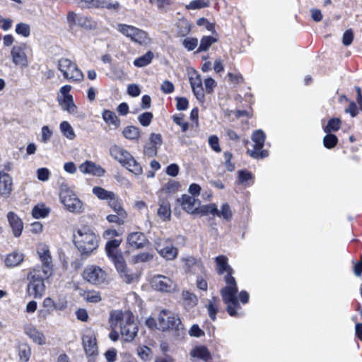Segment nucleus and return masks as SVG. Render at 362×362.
Listing matches in <instances>:
<instances>
[{
  "instance_id": "nucleus-28",
  "label": "nucleus",
  "mask_w": 362,
  "mask_h": 362,
  "mask_svg": "<svg viewBox=\"0 0 362 362\" xmlns=\"http://www.w3.org/2000/svg\"><path fill=\"white\" fill-rule=\"evenodd\" d=\"M24 259V255L21 252L14 251L6 257L4 263L6 267L13 268L19 266Z\"/></svg>"
},
{
  "instance_id": "nucleus-33",
  "label": "nucleus",
  "mask_w": 362,
  "mask_h": 362,
  "mask_svg": "<svg viewBox=\"0 0 362 362\" xmlns=\"http://www.w3.org/2000/svg\"><path fill=\"white\" fill-rule=\"evenodd\" d=\"M93 194L100 200H110L115 194L113 192L107 191L101 187H94L92 189Z\"/></svg>"
},
{
  "instance_id": "nucleus-36",
  "label": "nucleus",
  "mask_w": 362,
  "mask_h": 362,
  "mask_svg": "<svg viewBox=\"0 0 362 362\" xmlns=\"http://www.w3.org/2000/svg\"><path fill=\"white\" fill-rule=\"evenodd\" d=\"M218 214V207L215 204H209L206 205H202L200 204L198 214L202 216H207L211 214L213 216H216Z\"/></svg>"
},
{
  "instance_id": "nucleus-59",
  "label": "nucleus",
  "mask_w": 362,
  "mask_h": 362,
  "mask_svg": "<svg viewBox=\"0 0 362 362\" xmlns=\"http://www.w3.org/2000/svg\"><path fill=\"white\" fill-rule=\"evenodd\" d=\"M173 120L176 124H177L182 127V132H186L187 130L188 124H187V122H185L182 115H180L173 116Z\"/></svg>"
},
{
  "instance_id": "nucleus-10",
  "label": "nucleus",
  "mask_w": 362,
  "mask_h": 362,
  "mask_svg": "<svg viewBox=\"0 0 362 362\" xmlns=\"http://www.w3.org/2000/svg\"><path fill=\"white\" fill-rule=\"evenodd\" d=\"M37 253L42 262V267L40 268L41 272L45 274V276H51L53 274L54 269L52 257L49 247L44 243L38 244Z\"/></svg>"
},
{
  "instance_id": "nucleus-2",
  "label": "nucleus",
  "mask_w": 362,
  "mask_h": 362,
  "mask_svg": "<svg viewBox=\"0 0 362 362\" xmlns=\"http://www.w3.org/2000/svg\"><path fill=\"white\" fill-rule=\"evenodd\" d=\"M109 324L110 327L113 329L119 327L121 337L125 341H132L137 335L138 327L130 312H122L119 310H112L110 314Z\"/></svg>"
},
{
  "instance_id": "nucleus-32",
  "label": "nucleus",
  "mask_w": 362,
  "mask_h": 362,
  "mask_svg": "<svg viewBox=\"0 0 362 362\" xmlns=\"http://www.w3.org/2000/svg\"><path fill=\"white\" fill-rule=\"evenodd\" d=\"M219 304L220 299L218 297H213L211 299L208 300V305L206 308L209 315L213 321L216 318Z\"/></svg>"
},
{
  "instance_id": "nucleus-3",
  "label": "nucleus",
  "mask_w": 362,
  "mask_h": 362,
  "mask_svg": "<svg viewBox=\"0 0 362 362\" xmlns=\"http://www.w3.org/2000/svg\"><path fill=\"white\" fill-rule=\"evenodd\" d=\"M74 243L81 255H89L98 247V237L89 226H81L74 232Z\"/></svg>"
},
{
  "instance_id": "nucleus-17",
  "label": "nucleus",
  "mask_w": 362,
  "mask_h": 362,
  "mask_svg": "<svg viewBox=\"0 0 362 362\" xmlns=\"http://www.w3.org/2000/svg\"><path fill=\"white\" fill-rule=\"evenodd\" d=\"M152 287L162 292H170L174 286L173 281L163 275H156L154 276L151 281Z\"/></svg>"
},
{
  "instance_id": "nucleus-13",
  "label": "nucleus",
  "mask_w": 362,
  "mask_h": 362,
  "mask_svg": "<svg viewBox=\"0 0 362 362\" xmlns=\"http://www.w3.org/2000/svg\"><path fill=\"white\" fill-rule=\"evenodd\" d=\"M121 243L122 240L113 239L107 241L105 244V249L106 254L114 265L124 261V258L121 251L119 250Z\"/></svg>"
},
{
  "instance_id": "nucleus-8",
  "label": "nucleus",
  "mask_w": 362,
  "mask_h": 362,
  "mask_svg": "<svg viewBox=\"0 0 362 362\" xmlns=\"http://www.w3.org/2000/svg\"><path fill=\"white\" fill-rule=\"evenodd\" d=\"M61 202L66 209L74 213H81L83 210V202L71 189L66 187L61 189L59 193Z\"/></svg>"
},
{
  "instance_id": "nucleus-53",
  "label": "nucleus",
  "mask_w": 362,
  "mask_h": 362,
  "mask_svg": "<svg viewBox=\"0 0 362 362\" xmlns=\"http://www.w3.org/2000/svg\"><path fill=\"white\" fill-rule=\"evenodd\" d=\"M198 45V40L197 38L187 37L183 40L184 47L189 51L194 49Z\"/></svg>"
},
{
  "instance_id": "nucleus-1",
  "label": "nucleus",
  "mask_w": 362,
  "mask_h": 362,
  "mask_svg": "<svg viewBox=\"0 0 362 362\" xmlns=\"http://www.w3.org/2000/svg\"><path fill=\"white\" fill-rule=\"evenodd\" d=\"M215 261L218 273H227L224 277L226 286L220 291L223 302L227 305L226 310L230 316L237 317L240 315L238 310L240 309V305L237 297L238 286L235 278L232 276L233 269L228 264V258L226 256L216 257Z\"/></svg>"
},
{
  "instance_id": "nucleus-40",
  "label": "nucleus",
  "mask_w": 362,
  "mask_h": 362,
  "mask_svg": "<svg viewBox=\"0 0 362 362\" xmlns=\"http://www.w3.org/2000/svg\"><path fill=\"white\" fill-rule=\"evenodd\" d=\"M180 184L176 181H170L164 185L160 191V196L165 197V194H171L177 191Z\"/></svg>"
},
{
  "instance_id": "nucleus-19",
  "label": "nucleus",
  "mask_w": 362,
  "mask_h": 362,
  "mask_svg": "<svg viewBox=\"0 0 362 362\" xmlns=\"http://www.w3.org/2000/svg\"><path fill=\"white\" fill-rule=\"evenodd\" d=\"M120 278L124 282L130 284L139 279V275L127 268L125 260L115 265Z\"/></svg>"
},
{
  "instance_id": "nucleus-15",
  "label": "nucleus",
  "mask_w": 362,
  "mask_h": 362,
  "mask_svg": "<svg viewBox=\"0 0 362 362\" xmlns=\"http://www.w3.org/2000/svg\"><path fill=\"white\" fill-rule=\"evenodd\" d=\"M127 243L129 248L142 249L148 243V240L144 233L141 232H132L127 236Z\"/></svg>"
},
{
  "instance_id": "nucleus-35",
  "label": "nucleus",
  "mask_w": 362,
  "mask_h": 362,
  "mask_svg": "<svg viewBox=\"0 0 362 362\" xmlns=\"http://www.w3.org/2000/svg\"><path fill=\"white\" fill-rule=\"evenodd\" d=\"M122 134L127 139L136 140L140 136V131L136 127L128 126L124 129Z\"/></svg>"
},
{
  "instance_id": "nucleus-31",
  "label": "nucleus",
  "mask_w": 362,
  "mask_h": 362,
  "mask_svg": "<svg viewBox=\"0 0 362 362\" xmlns=\"http://www.w3.org/2000/svg\"><path fill=\"white\" fill-rule=\"evenodd\" d=\"M102 117L107 124L114 126L115 128L119 127L120 120L114 112L105 110L103 112Z\"/></svg>"
},
{
  "instance_id": "nucleus-48",
  "label": "nucleus",
  "mask_w": 362,
  "mask_h": 362,
  "mask_svg": "<svg viewBox=\"0 0 362 362\" xmlns=\"http://www.w3.org/2000/svg\"><path fill=\"white\" fill-rule=\"evenodd\" d=\"M108 205L114 210L115 213L126 212L121 205L118 197L115 194L110 200L107 201Z\"/></svg>"
},
{
  "instance_id": "nucleus-37",
  "label": "nucleus",
  "mask_w": 362,
  "mask_h": 362,
  "mask_svg": "<svg viewBox=\"0 0 362 362\" xmlns=\"http://www.w3.org/2000/svg\"><path fill=\"white\" fill-rule=\"evenodd\" d=\"M59 129L62 134L68 139L73 140L75 138L74 130L68 122L64 121L61 122Z\"/></svg>"
},
{
  "instance_id": "nucleus-44",
  "label": "nucleus",
  "mask_w": 362,
  "mask_h": 362,
  "mask_svg": "<svg viewBox=\"0 0 362 362\" xmlns=\"http://www.w3.org/2000/svg\"><path fill=\"white\" fill-rule=\"evenodd\" d=\"M77 23L78 26H80L86 30H91L96 28V23L84 16L80 17V19H78Z\"/></svg>"
},
{
  "instance_id": "nucleus-14",
  "label": "nucleus",
  "mask_w": 362,
  "mask_h": 362,
  "mask_svg": "<svg viewBox=\"0 0 362 362\" xmlns=\"http://www.w3.org/2000/svg\"><path fill=\"white\" fill-rule=\"evenodd\" d=\"M156 249L159 255L167 260H173L177 256V249L167 240L156 242Z\"/></svg>"
},
{
  "instance_id": "nucleus-43",
  "label": "nucleus",
  "mask_w": 362,
  "mask_h": 362,
  "mask_svg": "<svg viewBox=\"0 0 362 362\" xmlns=\"http://www.w3.org/2000/svg\"><path fill=\"white\" fill-rule=\"evenodd\" d=\"M216 42V39L211 36H204L201 41L197 52L206 51L211 45Z\"/></svg>"
},
{
  "instance_id": "nucleus-27",
  "label": "nucleus",
  "mask_w": 362,
  "mask_h": 362,
  "mask_svg": "<svg viewBox=\"0 0 362 362\" xmlns=\"http://www.w3.org/2000/svg\"><path fill=\"white\" fill-rule=\"evenodd\" d=\"M57 100L63 110L66 111L71 115L76 114L77 107L74 103L72 96H65L64 98H61L59 95H58Z\"/></svg>"
},
{
  "instance_id": "nucleus-58",
  "label": "nucleus",
  "mask_w": 362,
  "mask_h": 362,
  "mask_svg": "<svg viewBox=\"0 0 362 362\" xmlns=\"http://www.w3.org/2000/svg\"><path fill=\"white\" fill-rule=\"evenodd\" d=\"M41 134V141L43 143H47L52 136V131L49 128L48 126H44L42 128Z\"/></svg>"
},
{
  "instance_id": "nucleus-51",
  "label": "nucleus",
  "mask_w": 362,
  "mask_h": 362,
  "mask_svg": "<svg viewBox=\"0 0 362 362\" xmlns=\"http://www.w3.org/2000/svg\"><path fill=\"white\" fill-rule=\"evenodd\" d=\"M16 32L18 35H21L22 36L27 37L30 35V27L26 23H18L16 27Z\"/></svg>"
},
{
  "instance_id": "nucleus-20",
  "label": "nucleus",
  "mask_w": 362,
  "mask_h": 362,
  "mask_svg": "<svg viewBox=\"0 0 362 362\" xmlns=\"http://www.w3.org/2000/svg\"><path fill=\"white\" fill-rule=\"evenodd\" d=\"M78 168L83 174H89L98 177H102L105 173V169L90 160L83 162L79 165Z\"/></svg>"
},
{
  "instance_id": "nucleus-30",
  "label": "nucleus",
  "mask_w": 362,
  "mask_h": 362,
  "mask_svg": "<svg viewBox=\"0 0 362 362\" xmlns=\"http://www.w3.org/2000/svg\"><path fill=\"white\" fill-rule=\"evenodd\" d=\"M194 358H197L204 362H207L211 358V354L204 346H197L193 349L190 353Z\"/></svg>"
},
{
  "instance_id": "nucleus-6",
  "label": "nucleus",
  "mask_w": 362,
  "mask_h": 362,
  "mask_svg": "<svg viewBox=\"0 0 362 362\" xmlns=\"http://www.w3.org/2000/svg\"><path fill=\"white\" fill-rule=\"evenodd\" d=\"M49 276H45L39 267L33 268L29 273L28 279L29 284L27 286V291L30 296L35 298H40L45 291L44 281Z\"/></svg>"
},
{
  "instance_id": "nucleus-25",
  "label": "nucleus",
  "mask_w": 362,
  "mask_h": 362,
  "mask_svg": "<svg viewBox=\"0 0 362 362\" xmlns=\"http://www.w3.org/2000/svg\"><path fill=\"white\" fill-rule=\"evenodd\" d=\"M12 178L4 172H0V194L2 196H8L12 191Z\"/></svg>"
},
{
  "instance_id": "nucleus-41",
  "label": "nucleus",
  "mask_w": 362,
  "mask_h": 362,
  "mask_svg": "<svg viewBox=\"0 0 362 362\" xmlns=\"http://www.w3.org/2000/svg\"><path fill=\"white\" fill-rule=\"evenodd\" d=\"M127 216V212L120 211V213H115V214L108 215L106 218L110 223H115L118 225H122L124 223Z\"/></svg>"
},
{
  "instance_id": "nucleus-45",
  "label": "nucleus",
  "mask_w": 362,
  "mask_h": 362,
  "mask_svg": "<svg viewBox=\"0 0 362 362\" xmlns=\"http://www.w3.org/2000/svg\"><path fill=\"white\" fill-rule=\"evenodd\" d=\"M232 216L233 214L230 207L227 203L223 204L221 207V210L219 211L218 209V214H216V216L222 217L226 221H230L232 218Z\"/></svg>"
},
{
  "instance_id": "nucleus-38",
  "label": "nucleus",
  "mask_w": 362,
  "mask_h": 362,
  "mask_svg": "<svg viewBox=\"0 0 362 362\" xmlns=\"http://www.w3.org/2000/svg\"><path fill=\"white\" fill-rule=\"evenodd\" d=\"M136 354L143 361L146 362L151 360L152 351L148 346L142 345L137 347Z\"/></svg>"
},
{
  "instance_id": "nucleus-56",
  "label": "nucleus",
  "mask_w": 362,
  "mask_h": 362,
  "mask_svg": "<svg viewBox=\"0 0 362 362\" xmlns=\"http://www.w3.org/2000/svg\"><path fill=\"white\" fill-rule=\"evenodd\" d=\"M152 259L153 255L148 252H141L134 256V262L136 263L148 262Z\"/></svg>"
},
{
  "instance_id": "nucleus-54",
  "label": "nucleus",
  "mask_w": 362,
  "mask_h": 362,
  "mask_svg": "<svg viewBox=\"0 0 362 362\" xmlns=\"http://www.w3.org/2000/svg\"><path fill=\"white\" fill-rule=\"evenodd\" d=\"M182 298L187 302L189 305H195L197 301L196 296L187 291H183L182 293Z\"/></svg>"
},
{
  "instance_id": "nucleus-61",
  "label": "nucleus",
  "mask_w": 362,
  "mask_h": 362,
  "mask_svg": "<svg viewBox=\"0 0 362 362\" xmlns=\"http://www.w3.org/2000/svg\"><path fill=\"white\" fill-rule=\"evenodd\" d=\"M204 86L206 92L210 94L214 91V88L216 87V83L212 78L209 77L204 80Z\"/></svg>"
},
{
  "instance_id": "nucleus-57",
  "label": "nucleus",
  "mask_w": 362,
  "mask_h": 362,
  "mask_svg": "<svg viewBox=\"0 0 362 362\" xmlns=\"http://www.w3.org/2000/svg\"><path fill=\"white\" fill-rule=\"evenodd\" d=\"M208 1H190L189 4L185 6L187 9H199L202 8L208 7Z\"/></svg>"
},
{
  "instance_id": "nucleus-64",
  "label": "nucleus",
  "mask_w": 362,
  "mask_h": 362,
  "mask_svg": "<svg viewBox=\"0 0 362 362\" xmlns=\"http://www.w3.org/2000/svg\"><path fill=\"white\" fill-rule=\"evenodd\" d=\"M127 93L132 97H136L140 95L141 90L138 85L132 83L128 86Z\"/></svg>"
},
{
  "instance_id": "nucleus-12",
  "label": "nucleus",
  "mask_w": 362,
  "mask_h": 362,
  "mask_svg": "<svg viewBox=\"0 0 362 362\" xmlns=\"http://www.w3.org/2000/svg\"><path fill=\"white\" fill-rule=\"evenodd\" d=\"M107 276L106 272L95 265L88 266L83 271L84 279L94 285H100L105 283Z\"/></svg>"
},
{
  "instance_id": "nucleus-24",
  "label": "nucleus",
  "mask_w": 362,
  "mask_h": 362,
  "mask_svg": "<svg viewBox=\"0 0 362 362\" xmlns=\"http://www.w3.org/2000/svg\"><path fill=\"white\" fill-rule=\"evenodd\" d=\"M183 261L185 262V266L187 272H192L194 274L203 272L204 267L200 259H196L193 257H187L183 259Z\"/></svg>"
},
{
  "instance_id": "nucleus-52",
  "label": "nucleus",
  "mask_w": 362,
  "mask_h": 362,
  "mask_svg": "<svg viewBox=\"0 0 362 362\" xmlns=\"http://www.w3.org/2000/svg\"><path fill=\"white\" fill-rule=\"evenodd\" d=\"M209 144L210 147L216 152L220 153L221 148L219 146V140L216 135H211L209 137Z\"/></svg>"
},
{
  "instance_id": "nucleus-29",
  "label": "nucleus",
  "mask_w": 362,
  "mask_h": 362,
  "mask_svg": "<svg viewBox=\"0 0 362 362\" xmlns=\"http://www.w3.org/2000/svg\"><path fill=\"white\" fill-rule=\"evenodd\" d=\"M159 208L158 209V216L163 220L169 219L170 216V207L166 197L159 196Z\"/></svg>"
},
{
  "instance_id": "nucleus-34",
  "label": "nucleus",
  "mask_w": 362,
  "mask_h": 362,
  "mask_svg": "<svg viewBox=\"0 0 362 362\" xmlns=\"http://www.w3.org/2000/svg\"><path fill=\"white\" fill-rule=\"evenodd\" d=\"M153 53L151 51H148L143 56H141L134 61V65L136 67H144L147 65H148L153 58Z\"/></svg>"
},
{
  "instance_id": "nucleus-4",
  "label": "nucleus",
  "mask_w": 362,
  "mask_h": 362,
  "mask_svg": "<svg viewBox=\"0 0 362 362\" xmlns=\"http://www.w3.org/2000/svg\"><path fill=\"white\" fill-rule=\"evenodd\" d=\"M159 329L170 331L176 337L185 334V329L178 315L166 310L160 311L158 316Z\"/></svg>"
},
{
  "instance_id": "nucleus-9",
  "label": "nucleus",
  "mask_w": 362,
  "mask_h": 362,
  "mask_svg": "<svg viewBox=\"0 0 362 362\" xmlns=\"http://www.w3.org/2000/svg\"><path fill=\"white\" fill-rule=\"evenodd\" d=\"M58 69L62 72L64 77L71 81H81L84 76L76 63L69 59L62 58L58 62Z\"/></svg>"
},
{
  "instance_id": "nucleus-50",
  "label": "nucleus",
  "mask_w": 362,
  "mask_h": 362,
  "mask_svg": "<svg viewBox=\"0 0 362 362\" xmlns=\"http://www.w3.org/2000/svg\"><path fill=\"white\" fill-rule=\"evenodd\" d=\"M153 117V115L151 112H146L139 115L138 120L142 126L148 127L150 125Z\"/></svg>"
},
{
  "instance_id": "nucleus-47",
  "label": "nucleus",
  "mask_w": 362,
  "mask_h": 362,
  "mask_svg": "<svg viewBox=\"0 0 362 362\" xmlns=\"http://www.w3.org/2000/svg\"><path fill=\"white\" fill-rule=\"evenodd\" d=\"M337 142L338 139L337 136L330 133H327V135L323 138V145L329 149L334 148L337 144Z\"/></svg>"
},
{
  "instance_id": "nucleus-49",
  "label": "nucleus",
  "mask_w": 362,
  "mask_h": 362,
  "mask_svg": "<svg viewBox=\"0 0 362 362\" xmlns=\"http://www.w3.org/2000/svg\"><path fill=\"white\" fill-rule=\"evenodd\" d=\"M81 15L77 14L74 11H69L67 14L66 21L68 27L70 30L74 29L75 26L78 24V19H80Z\"/></svg>"
},
{
  "instance_id": "nucleus-18",
  "label": "nucleus",
  "mask_w": 362,
  "mask_h": 362,
  "mask_svg": "<svg viewBox=\"0 0 362 362\" xmlns=\"http://www.w3.org/2000/svg\"><path fill=\"white\" fill-rule=\"evenodd\" d=\"M189 83L194 95L199 103L205 101L204 90L202 86V80L199 74L195 73L189 77Z\"/></svg>"
},
{
  "instance_id": "nucleus-26",
  "label": "nucleus",
  "mask_w": 362,
  "mask_h": 362,
  "mask_svg": "<svg viewBox=\"0 0 362 362\" xmlns=\"http://www.w3.org/2000/svg\"><path fill=\"white\" fill-rule=\"evenodd\" d=\"M7 218L13 230V235L16 237H18L23 228V223L21 219L13 212H8Z\"/></svg>"
},
{
  "instance_id": "nucleus-39",
  "label": "nucleus",
  "mask_w": 362,
  "mask_h": 362,
  "mask_svg": "<svg viewBox=\"0 0 362 362\" xmlns=\"http://www.w3.org/2000/svg\"><path fill=\"white\" fill-rule=\"evenodd\" d=\"M83 296L88 303H97L102 300L100 292L93 290L85 291Z\"/></svg>"
},
{
  "instance_id": "nucleus-5",
  "label": "nucleus",
  "mask_w": 362,
  "mask_h": 362,
  "mask_svg": "<svg viewBox=\"0 0 362 362\" xmlns=\"http://www.w3.org/2000/svg\"><path fill=\"white\" fill-rule=\"evenodd\" d=\"M110 154L112 158L135 175H140L143 173L141 165L129 151L115 144L112 145L110 148Z\"/></svg>"
},
{
  "instance_id": "nucleus-60",
  "label": "nucleus",
  "mask_w": 362,
  "mask_h": 362,
  "mask_svg": "<svg viewBox=\"0 0 362 362\" xmlns=\"http://www.w3.org/2000/svg\"><path fill=\"white\" fill-rule=\"evenodd\" d=\"M104 356L107 362H115L117 359V351L114 348H111L105 351Z\"/></svg>"
},
{
  "instance_id": "nucleus-21",
  "label": "nucleus",
  "mask_w": 362,
  "mask_h": 362,
  "mask_svg": "<svg viewBox=\"0 0 362 362\" xmlns=\"http://www.w3.org/2000/svg\"><path fill=\"white\" fill-rule=\"evenodd\" d=\"M12 62L17 66L26 67L28 66V61L23 46H14L11 52Z\"/></svg>"
},
{
  "instance_id": "nucleus-42",
  "label": "nucleus",
  "mask_w": 362,
  "mask_h": 362,
  "mask_svg": "<svg viewBox=\"0 0 362 362\" xmlns=\"http://www.w3.org/2000/svg\"><path fill=\"white\" fill-rule=\"evenodd\" d=\"M341 120L339 118H332L328 121L327 125L324 128L326 133L337 132L341 127Z\"/></svg>"
},
{
  "instance_id": "nucleus-63",
  "label": "nucleus",
  "mask_w": 362,
  "mask_h": 362,
  "mask_svg": "<svg viewBox=\"0 0 362 362\" xmlns=\"http://www.w3.org/2000/svg\"><path fill=\"white\" fill-rule=\"evenodd\" d=\"M189 334L192 337H200L204 335V332L197 325H193L189 331Z\"/></svg>"
},
{
  "instance_id": "nucleus-23",
  "label": "nucleus",
  "mask_w": 362,
  "mask_h": 362,
  "mask_svg": "<svg viewBox=\"0 0 362 362\" xmlns=\"http://www.w3.org/2000/svg\"><path fill=\"white\" fill-rule=\"evenodd\" d=\"M83 345L86 353L88 356H94L98 353V346L95 336L90 333L83 336Z\"/></svg>"
},
{
  "instance_id": "nucleus-16",
  "label": "nucleus",
  "mask_w": 362,
  "mask_h": 362,
  "mask_svg": "<svg viewBox=\"0 0 362 362\" xmlns=\"http://www.w3.org/2000/svg\"><path fill=\"white\" fill-rule=\"evenodd\" d=\"M183 210L190 214H198L201 202L194 197L183 194L178 200Z\"/></svg>"
},
{
  "instance_id": "nucleus-55",
  "label": "nucleus",
  "mask_w": 362,
  "mask_h": 362,
  "mask_svg": "<svg viewBox=\"0 0 362 362\" xmlns=\"http://www.w3.org/2000/svg\"><path fill=\"white\" fill-rule=\"evenodd\" d=\"M37 179L40 181H47L50 176L49 170L46 168H41L37 170Z\"/></svg>"
},
{
  "instance_id": "nucleus-11",
  "label": "nucleus",
  "mask_w": 362,
  "mask_h": 362,
  "mask_svg": "<svg viewBox=\"0 0 362 362\" xmlns=\"http://www.w3.org/2000/svg\"><path fill=\"white\" fill-rule=\"evenodd\" d=\"M252 140L255 143L254 148L247 150L249 155L254 158H263L268 156L267 151H262L265 141V134L261 129L255 131L252 135Z\"/></svg>"
},
{
  "instance_id": "nucleus-22",
  "label": "nucleus",
  "mask_w": 362,
  "mask_h": 362,
  "mask_svg": "<svg viewBox=\"0 0 362 362\" xmlns=\"http://www.w3.org/2000/svg\"><path fill=\"white\" fill-rule=\"evenodd\" d=\"M25 334L34 342L39 345H44L46 343V339L44 334L37 329L36 327L32 325H25L24 326Z\"/></svg>"
},
{
  "instance_id": "nucleus-62",
  "label": "nucleus",
  "mask_w": 362,
  "mask_h": 362,
  "mask_svg": "<svg viewBox=\"0 0 362 362\" xmlns=\"http://www.w3.org/2000/svg\"><path fill=\"white\" fill-rule=\"evenodd\" d=\"M158 146L155 144H148L144 147V153L148 157H153L157 154Z\"/></svg>"
},
{
  "instance_id": "nucleus-46",
  "label": "nucleus",
  "mask_w": 362,
  "mask_h": 362,
  "mask_svg": "<svg viewBox=\"0 0 362 362\" xmlns=\"http://www.w3.org/2000/svg\"><path fill=\"white\" fill-rule=\"evenodd\" d=\"M49 214V210L44 205H37L32 210V215L35 218L46 217Z\"/></svg>"
},
{
  "instance_id": "nucleus-7",
  "label": "nucleus",
  "mask_w": 362,
  "mask_h": 362,
  "mask_svg": "<svg viewBox=\"0 0 362 362\" xmlns=\"http://www.w3.org/2000/svg\"><path fill=\"white\" fill-rule=\"evenodd\" d=\"M117 30L140 45L146 46L151 42V38L148 33L134 26L127 24H118Z\"/></svg>"
}]
</instances>
